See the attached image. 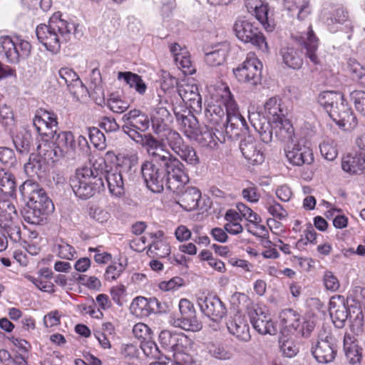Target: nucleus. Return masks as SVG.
Wrapping results in <instances>:
<instances>
[{
  "mask_svg": "<svg viewBox=\"0 0 365 365\" xmlns=\"http://www.w3.org/2000/svg\"><path fill=\"white\" fill-rule=\"evenodd\" d=\"M143 163L140 171L147 187L153 192L159 193L165 187L173 192H178L182 184L189 181L185 166L180 161L165 163Z\"/></svg>",
  "mask_w": 365,
  "mask_h": 365,
  "instance_id": "f257e3e1",
  "label": "nucleus"
},
{
  "mask_svg": "<svg viewBox=\"0 0 365 365\" xmlns=\"http://www.w3.org/2000/svg\"><path fill=\"white\" fill-rule=\"evenodd\" d=\"M22 197L27 201L23 216L28 223L40 225L53 210L52 201L45 190L36 182L26 180L19 187Z\"/></svg>",
  "mask_w": 365,
  "mask_h": 365,
  "instance_id": "f03ea898",
  "label": "nucleus"
},
{
  "mask_svg": "<svg viewBox=\"0 0 365 365\" xmlns=\"http://www.w3.org/2000/svg\"><path fill=\"white\" fill-rule=\"evenodd\" d=\"M36 34L47 50L56 53L62 43L68 41L72 35L77 36L78 33L75 24L61 19L60 13H55L48 24H42L36 27Z\"/></svg>",
  "mask_w": 365,
  "mask_h": 365,
  "instance_id": "7ed1b4c3",
  "label": "nucleus"
},
{
  "mask_svg": "<svg viewBox=\"0 0 365 365\" xmlns=\"http://www.w3.org/2000/svg\"><path fill=\"white\" fill-rule=\"evenodd\" d=\"M70 185L80 199L87 200L104 188V182L99 176V168L96 163L93 167H83L76 170L70 178Z\"/></svg>",
  "mask_w": 365,
  "mask_h": 365,
  "instance_id": "20e7f679",
  "label": "nucleus"
},
{
  "mask_svg": "<svg viewBox=\"0 0 365 365\" xmlns=\"http://www.w3.org/2000/svg\"><path fill=\"white\" fill-rule=\"evenodd\" d=\"M55 148H52L46 142L38 146L39 155L46 159L54 161L56 158L66 155H72L76 149V143L73 134L70 131L56 132L54 134Z\"/></svg>",
  "mask_w": 365,
  "mask_h": 365,
  "instance_id": "39448f33",
  "label": "nucleus"
},
{
  "mask_svg": "<svg viewBox=\"0 0 365 365\" xmlns=\"http://www.w3.org/2000/svg\"><path fill=\"white\" fill-rule=\"evenodd\" d=\"M99 176L102 177L103 180L106 181L110 193L115 197H120L125 192V185L128 181V172L131 170V166L125 167L117 165L114 167H108L105 161L98 164Z\"/></svg>",
  "mask_w": 365,
  "mask_h": 365,
  "instance_id": "423d86ee",
  "label": "nucleus"
},
{
  "mask_svg": "<svg viewBox=\"0 0 365 365\" xmlns=\"http://www.w3.org/2000/svg\"><path fill=\"white\" fill-rule=\"evenodd\" d=\"M233 31L236 37L242 42L250 43L262 51H268V45L264 34L250 21L237 19L233 25Z\"/></svg>",
  "mask_w": 365,
  "mask_h": 365,
  "instance_id": "0eeeda50",
  "label": "nucleus"
},
{
  "mask_svg": "<svg viewBox=\"0 0 365 365\" xmlns=\"http://www.w3.org/2000/svg\"><path fill=\"white\" fill-rule=\"evenodd\" d=\"M311 352L319 363L333 361L336 355L335 339L325 331H320L317 341L312 344Z\"/></svg>",
  "mask_w": 365,
  "mask_h": 365,
  "instance_id": "6e6552de",
  "label": "nucleus"
},
{
  "mask_svg": "<svg viewBox=\"0 0 365 365\" xmlns=\"http://www.w3.org/2000/svg\"><path fill=\"white\" fill-rule=\"evenodd\" d=\"M262 64L254 56H250L242 65L233 71L235 77L248 86L254 87L261 83Z\"/></svg>",
  "mask_w": 365,
  "mask_h": 365,
  "instance_id": "1a4fd4ad",
  "label": "nucleus"
},
{
  "mask_svg": "<svg viewBox=\"0 0 365 365\" xmlns=\"http://www.w3.org/2000/svg\"><path fill=\"white\" fill-rule=\"evenodd\" d=\"M31 48V46L27 41L20 40L16 43L9 36H0V55L5 56L9 63H18L20 58L28 56Z\"/></svg>",
  "mask_w": 365,
  "mask_h": 365,
  "instance_id": "9d476101",
  "label": "nucleus"
},
{
  "mask_svg": "<svg viewBox=\"0 0 365 365\" xmlns=\"http://www.w3.org/2000/svg\"><path fill=\"white\" fill-rule=\"evenodd\" d=\"M178 306L180 317L174 319L173 326L186 331H197L200 330L202 324L197 319L193 304L187 299H182Z\"/></svg>",
  "mask_w": 365,
  "mask_h": 365,
  "instance_id": "9b49d317",
  "label": "nucleus"
},
{
  "mask_svg": "<svg viewBox=\"0 0 365 365\" xmlns=\"http://www.w3.org/2000/svg\"><path fill=\"white\" fill-rule=\"evenodd\" d=\"M141 143L145 148L146 151L149 156L151 158L150 160L145 161V163H165L180 161L176 157L173 156L169 150L165 148V145L161 141L157 140L152 135H144Z\"/></svg>",
  "mask_w": 365,
  "mask_h": 365,
  "instance_id": "f8f14e48",
  "label": "nucleus"
},
{
  "mask_svg": "<svg viewBox=\"0 0 365 365\" xmlns=\"http://www.w3.org/2000/svg\"><path fill=\"white\" fill-rule=\"evenodd\" d=\"M197 302L202 313L213 322H221L227 314L225 304L215 295L200 296Z\"/></svg>",
  "mask_w": 365,
  "mask_h": 365,
  "instance_id": "ddd939ff",
  "label": "nucleus"
},
{
  "mask_svg": "<svg viewBox=\"0 0 365 365\" xmlns=\"http://www.w3.org/2000/svg\"><path fill=\"white\" fill-rule=\"evenodd\" d=\"M33 124L40 135L54 138V134H56L58 128V120L53 112L43 108L36 110Z\"/></svg>",
  "mask_w": 365,
  "mask_h": 365,
  "instance_id": "4468645a",
  "label": "nucleus"
},
{
  "mask_svg": "<svg viewBox=\"0 0 365 365\" xmlns=\"http://www.w3.org/2000/svg\"><path fill=\"white\" fill-rule=\"evenodd\" d=\"M166 103L167 101H163L160 95L151 101L152 106L155 107L151 115V122L154 132L157 134L169 130V125L172 122L170 112L163 106V104Z\"/></svg>",
  "mask_w": 365,
  "mask_h": 365,
  "instance_id": "2eb2a0df",
  "label": "nucleus"
},
{
  "mask_svg": "<svg viewBox=\"0 0 365 365\" xmlns=\"http://www.w3.org/2000/svg\"><path fill=\"white\" fill-rule=\"evenodd\" d=\"M292 37L306 50L305 55L312 63L314 65L320 64V59L317 54L319 39L314 34L311 25L308 26L306 31L299 32Z\"/></svg>",
  "mask_w": 365,
  "mask_h": 365,
  "instance_id": "dca6fc26",
  "label": "nucleus"
},
{
  "mask_svg": "<svg viewBox=\"0 0 365 365\" xmlns=\"http://www.w3.org/2000/svg\"><path fill=\"white\" fill-rule=\"evenodd\" d=\"M240 149L245 158L252 165H259L264 161L262 145L252 136H247L240 141Z\"/></svg>",
  "mask_w": 365,
  "mask_h": 365,
  "instance_id": "f3484780",
  "label": "nucleus"
},
{
  "mask_svg": "<svg viewBox=\"0 0 365 365\" xmlns=\"http://www.w3.org/2000/svg\"><path fill=\"white\" fill-rule=\"evenodd\" d=\"M253 328L262 335H274L277 332V325L269 314L261 309H254L249 313Z\"/></svg>",
  "mask_w": 365,
  "mask_h": 365,
  "instance_id": "a211bd4d",
  "label": "nucleus"
},
{
  "mask_svg": "<svg viewBox=\"0 0 365 365\" xmlns=\"http://www.w3.org/2000/svg\"><path fill=\"white\" fill-rule=\"evenodd\" d=\"M178 93L190 109L194 111L201 110L202 98L197 85L182 81L178 86Z\"/></svg>",
  "mask_w": 365,
  "mask_h": 365,
  "instance_id": "6ab92c4d",
  "label": "nucleus"
},
{
  "mask_svg": "<svg viewBox=\"0 0 365 365\" xmlns=\"http://www.w3.org/2000/svg\"><path fill=\"white\" fill-rule=\"evenodd\" d=\"M284 151L287 160L292 165L301 166L310 164L313 161V154L310 148L295 142L292 145H287Z\"/></svg>",
  "mask_w": 365,
  "mask_h": 365,
  "instance_id": "aec40b11",
  "label": "nucleus"
},
{
  "mask_svg": "<svg viewBox=\"0 0 365 365\" xmlns=\"http://www.w3.org/2000/svg\"><path fill=\"white\" fill-rule=\"evenodd\" d=\"M130 308L134 314L141 317H148L153 313L165 312L161 303L155 297L147 299L137 297L132 302Z\"/></svg>",
  "mask_w": 365,
  "mask_h": 365,
  "instance_id": "412c9836",
  "label": "nucleus"
},
{
  "mask_svg": "<svg viewBox=\"0 0 365 365\" xmlns=\"http://www.w3.org/2000/svg\"><path fill=\"white\" fill-rule=\"evenodd\" d=\"M227 328L229 333L240 341L247 342L251 339L249 325L245 318L239 314L230 317L227 322Z\"/></svg>",
  "mask_w": 365,
  "mask_h": 365,
  "instance_id": "4be33fe9",
  "label": "nucleus"
},
{
  "mask_svg": "<svg viewBox=\"0 0 365 365\" xmlns=\"http://www.w3.org/2000/svg\"><path fill=\"white\" fill-rule=\"evenodd\" d=\"M248 129L245 119L241 115H226V120L223 123V127L220 129L216 128V131L222 136L225 131L230 138H237L240 135V132H245Z\"/></svg>",
  "mask_w": 365,
  "mask_h": 365,
  "instance_id": "5701e85b",
  "label": "nucleus"
},
{
  "mask_svg": "<svg viewBox=\"0 0 365 365\" xmlns=\"http://www.w3.org/2000/svg\"><path fill=\"white\" fill-rule=\"evenodd\" d=\"M182 184L178 192V204L185 210L192 211L198 207L201 198V192L199 189L192 186L185 187Z\"/></svg>",
  "mask_w": 365,
  "mask_h": 365,
  "instance_id": "b1692460",
  "label": "nucleus"
},
{
  "mask_svg": "<svg viewBox=\"0 0 365 365\" xmlns=\"http://www.w3.org/2000/svg\"><path fill=\"white\" fill-rule=\"evenodd\" d=\"M332 120L344 130H352L357 125V119L347 103H341L331 116Z\"/></svg>",
  "mask_w": 365,
  "mask_h": 365,
  "instance_id": "393cba45",
  "label": "nucleus"
},
{
  "mask_svg": "<svg viewBox=\"0 0 365 365\" xmlns=\"http://www.w3.org/2000/svg\"><path fill=\"white\" fill-rule=\"evenodd\" d=\"M123 122V130L133 127L140 132L145 131L150 125L148 117L140 110L134 109L125 113L121 118Z\"/></svg>",
  "mask_w": 365,
  "mask_h": 365,
  "instance_id": "a878e982",
  "label": "nucleus"
},
{
  "mask_svg": "<svg viewBox=\"0 0 365 365\" xmlns=\"http://www.w3.org/2000/svg\"><path fill=\"white\" fill-rule=\"evenodd\" d=\"M175 116L182 132L187 138L194 140L200 130L197 118L190 112L187 115L175 113Z\"/></svg>",
  "mask_w": 365,
  "mask_h": 365,
  "instance_id": "bb28decb",
  "label": "nucleus"
},
{
  "mask_svg": "<svg viewBox=\"0 0 365 365\" xmlns=\"http://www.w3.org/2000/svg\"><path fill=\"white\" fill-rule=\"evenodd\" d=\"M249 120L255 130L259 133L262 142L268 143L272 140V130L274 129L272 120L264 117L260 118L257 113L249 115Z\"/></svg>",
  "mask_w": 365,
  "mask_h": 365,
  "instance_id": "cd10ccee",
  "label": "nucleus"
},
{
  "mask_svg": "<svg viewBox=\"0 0 365 365\" xmlns=\"http://www.w3.org/2000/svg\"><path fill=\"white\" fill-rule=\"evenodd\" d=\"M319 103L324 108L331 117L334 111H336L341 103H345L344 95L336 91H323L318 96Z\"/></svg>",
  "mask_w": 365,
  "mask_h": 365,
  "instance_id": "c85d7f7f",
  "label": "nucleus"
},
{
  "mask_svg": "<svg viewBox=\"0 0 365 365\" xmlns=\"http://www.w3.org/2000/svg\"><path fill=\"white\" fill-rule=\"evenodd\" d=\"M58 83L67 86L71 92L76 93L79 89L83 90L84 86L78 74L71 68L63 67L58 71Z\"/></svg>",
  "mask_w": 365,
  "mask_h": 365,
  "instance_id": "c756f323",
  "label": "nucleus"
},
{
  "mask_svg": "<svg viewBox=\"0 0 365 365\" xmlns=\"http://www.w3.org/2000/svg\"><path fill=\"white\" fill-rule=\"evenodd\" d=\"M272 124L276 137L287 145H292L294 143V130L289 120L285 116Z\"/></svg>",
  "mask_w": 365,
  "mask_h": 365,
  "instance_id": "7c9ffc66",
  "label": "nucleus"
},
{
  "mask_svg": "<svg viewBox=\"0 0 365 365\" xmlns=\"http://www.w3.org/2000/svg\"><path fill=\"white\" fill-rule=\"evenodd\" d=\"M228 50L229 46L226 42L216 44L212 46L211 51L205 53V61L210 66H220L225 61Z\"/></svg>",
  "mask_w": 365,
  "mask_h": 365,
  "instance_id": "2f4dec72",
  "label": "nucleus"
},
{
  "mask_svg": "<svg viewBox=\"0 0 365 365\" xmlns=\"http://www.w3.org/2000/svg\"><path fill=\"white\" fill-rule=\"evenodd\" d=\"M329 314L334 322L338 321L342 326L348 317V310L345 306L343 297L338 295L332 297L329 302Z\"/></svg>",
  "mask_w": 365,
  "mask_h": 365,
  "instance_id": "473e14b6",
  "label": "nucleus"
},
{
  "mask_svg": "<svg viewBox=\"0 0 365 365\" xmlns=\"http://www.w3.org/2000/svg\"><path fill=\"white\" fill-rule=\"evenodd\" d=\"M187 340L184 334H178L168 330H163L159 334V341L166 350L176 351L180 349V343Z\"/></svg>",
  "mask_w": 365,
  "mask_h": 365,
  "instance_id": "72a5a7b5",
  "label": "nucleus"
},
{
  "mask_svg": "<svg viewBox=\"0 0 365 365\" xmlns=\"http://www.w3.org/2000/svg\"><path fill=\"white\" fill-rule=\"evenodd\" d=\"M279 53L283 63L292 69H299L303 65L302 52L292 46H284Z\"/></svg>",
  "mask_w": 365,
  "mask_h": 365,
  "instance_id": "f704fd0d",
  "label": "nucleus"
},
{
  "mask_svg": "<svg viewBox=\"0 0 365 365\" xmlns=\"http://www.w3.org/2000/svg\"><path fill=\"white\" fill-rule=\"evenodd\" d=\"M282 100L274 96L269 98L264 104V113L272 123H275L285 117L284 111L282 108Z\"/></svg>",
  "mask_w": 365,
  "mask_h": 365,
  "instance_id": "c9c22d12",
  "label": "nucleus"
},
{
  "mask_svg": "<svg viewBox=\"0 0 365 365\" xmlns=\"http://www.w3.org/2000/svg\"><path fill=\"white\" fill-rule=\"evenodd\" d=\"M206 123L220 129L223 127L226 120V113L221 105H208L205 110Z\"/></svg>",
  "mask_w": 365,
  "mask_h": 365,
  "instance_id": "e433bc0d",
  "label": "nucleus"
},
{
  "mask_svg": "<svg viewBox=\"0 0 365 365\" xmlns=\"http://www.w3.org/2000/svg\"><path fill=\"white\" fill-rule=\"evenodd\" d=\"M310 0H284V6L292 16L299 20L304 19L311 13Z\"/></svg>",
  "mask_w": 365,
  "mask_h": 365,
  "instance_id": "4c0bfd02",
  "label": "nucleus"
},
{
  "mask_svg": "<svg viewBox=\"0 0 365 365\" xmlns=\"http://www.w3.org/2000/svg\"><path fill=\"white\" fill-rule=\"evenodd\" d=\"M215 130V127L209 124L205 125V128L201 129L197 133V136L194 140L197 141L202 146L213 147L217 145V142L221 140V136Z\"/></svg>",
  "mask_w": 365,
  "mask_h": 365,
  "instance_id": "58836bf2",
  "label": "nucleus"
},
{
  "mask_svg": "<svg viewBox=\"0 0 365 365\" xmlns=\"http://www.w3.org/2000/svg\"><path fill=\"white\" fill-rule=\"evenodd\" d=\"M364 163L365 156H362L361 154L349 155L343 158L341 168L344 172L349 174L361 175Z\"/></svg>",
  "mask_w": 365,
  "mask_h": 365,
  "instance_id": "ea45409f",
  "label": "nucleus"
},
{
  "mask_svg": "<svg viewBox=\"0 0 365 365\" xmlns=\"http://www.w3.org/2000/svg\"><path fill=\"white\" fill-rule=\"evenodd\" d=\"M118 79L123 81V82L129 86L130 88H133L140 95L145 94L147 90V86L142 77L136 73L130 71L122 72L118 73Z\"/></svg>",
  "mask_w": 365,
  "mask_h": 365,
  "instance_id": "a19ab883",
  "label": "nucleus"
},
{
  "mask_svg": "<svg viewBox=\"0 0 365 365\" xmlns=\"http://www.w3.org/2000/svg\"><path fill=\"white\" fill-rule=\"evenodd\" d=\"M18 220L14 205L9 200H0V227H9L12 222Z\"/></svg>",
  "mask_w": 365,
  "mask_h": 365,
  "instance_id": "79ce46f5",
  "label": "nucleus"
},
{
  "mask_svg": "<svg viewBox=\"0 0 365 365\" xmlns=\"http://www.w3.org/2000/svg\"><path fill=\"white\" fill-rule=\"evenodd\" d=\"M344 349L349 363L351 365H359L362 359V349L358 344L351 341L349 336H345L344 338Z\"/></svg>",
  "mask_w": 365,
  "mask_h": 365,
  "instance_id": "37998d69",
  "label": "nucleus"
},
{
  "mask_svg": "<svg viewBox=\"0 0 365 365\" xmlns=\"http://www.w3.org/2000/svg\"><path fill=\"white\" fill-rule=\"evenodd\" d=\"M210 355L218 360H230L234 356L232 347L222 343H212L208 346Z\"/></svg>",
  "mask_w": 365,
  "mask_h": 365,
  "instance_id": "c03bdc74",
  "label": "nucleus"
},
{
  "mask_svg": "<svg viewBox=\"0 0 365 365\" xmlns=\"http://www.w3.org/2000/svg\"><path fill=\"white\" fill-rule=\"evenodd\" d=\"M54 252L58 257L66 260L75 259L77 255L75 248L63 239H59L56 241Z\"/></svg>",
  "mask_w": 365,
  "mask_h": 365,
  "instance_id": "a18cd8bd",
  "label": "nucleus"
},
{
  "mask_svg": "<svg viewBox=\"0 0 365 365\" xmlns=\"http://www.w3.org/2000/svg\"><path fill=\"white\" fill-rule=\"evenodd\" d=\"M280 319L287 328L293 329L295 331L299 327V322L302 317L295 310L287 309L282 311Z\"/></svg>",
  "mask_w": 365,
  "mask_h": 365,
  "instance_id": "49530a36",
  "label": "nucleus"
},
{
  "mask_svg": "<svg viewBox=\"0 0 365 365\" xmlns=\"http://www.w3.org/2000/svg\"><path fill=\"white\" fill-rule=\"evenodd\" d=\"M15 191L16 182L14 176L4 170H0V192L12 197Z\"/></svg>",
  "mask_w": 365,
  "mask_h": 365,
  "instance_id": "de8ad7c7",
  "label": "nucleus"
},
{
  "mask_svg": "<svg viewBox=\"0 0 365 365\" xmlns=\"http://www.w3.org/2000/svg\"><path fill=\"white\" fill-rule=\"evenodd\" d=\"M163 138L170 147V148L176 153L180 150V148L185 144L181 135L175 130H168L163 134Z\"/></svg>",
  "mask_w": 365,
  "mask_h": 365,
  "instance_id": "09e8293b",
  "label": "nucleus"
},
{
  "mask_svg": "<svg viewBox=\"0 0 365 365\" xmlns=\"http://www.w3.org/2000/svg\"><path fill=\"white\" fill-rule=\"evenodd\" d=\"M347 66L352 78L365 86V68L354 58L349 59Z\"/></svg>",
  "mask_w": 365,
  "mask_h": 365,
  "instance_id": "8fccbe9b",
  "label": "nucleus"
},
{
  "mask_svg": "<svg viewBox=\"0 0 365 365\" xmlns=\"http://www.w3.org/2000/svg\"><path fill=\"white\" fill-rule=\"evenodd\" d=\"M175 154L188 165L197 166L200 163V159L195 149L189 145L185 144Z\"/></svg>",
  "mask_w": 365,
  "mask_h": 365,
  "instance_id": "3c124183",
  "label": "nucleus"
},
{
  "mask_svg": "<svg viewBox=\"0 0 365 365\" xmlns=\"http://www.w3.org/2000/svg\"><path fill=\"white\" fill-rule=\"evenodd\" d=\"M148 252L153 257H165L170 253V247L165 241L156 240L149 246Z\"/></svg>",
  "mask_w": 365,
  "mask_h": 365,
  "instance_id": "603ef678",
  "label": "nucleus"
},
{
  "mask_svg": "<svg viewBox=\"0 0 365 365\" xmlns=\"http://www.w3.org/2000/svg\"><path fill=\"white\" fill-rule=\"evenodd\" d=\"M268 11L269 9L267 4L261 1V5L258 6L252 14L255 16L256 19L261 23L267 31H272L274 26L269 22Z\"/></svg>",
  "mask_w": 365,
  "mask_h": 365,
  "instance_id": "864d4df0",
  "label": "nucleus"
},
{
  "mask_svg": "<svg viewBox=\"0 0 365 365\" xmlns=\"http://www.w3.org/2000/svg\"><path fill=\"white\" fill-rule=\"evenodd\" d=\"M31 136L29 134H18L13 139L16 150L21 154H27L31 146Z\"/></svg>",
  "mask_w": 365,
  "mask_h": 365,
  "instance_id": "5fc2aeb1",
  "label": "nucleus"
},
{
  "mask_svg": "<svg viewBox=\"0 0 365 365\" xmlns=\"http://www.w3.org/2000/svg\"><path fill=\"white\" fill-rule=\"evenodd\" d=\"M175 63L180 68L184 74L191 75L195 72V68L192 66L190 56L188 51H186V54L181 55L175 57Z\"/></svg>",
  "mask_w": 365,
  "mask_h": 365,
  "instance_id": "6e6d98bb",
  "label": "nucleus"
},
{
  "mask_svg": "<svg viewBox=\"0 0 365 365\" xmlns=\"http://www.w3.org/2000/svg\"><path fill=\"white\" fill-rule=\"evenodd\" d=\"M237 210L242 218L246 219L251 223L257 224L261 222L260 217L248 207L245 204L240 202L237 204Z\"/></svg>",
  "mask_w": 365,
  "mask_h": 365,
  "instance_id": "4d7b16f0",
  "label": "nucleus"
},
{
  "mask_svg": "<svg viewBox=\"0 0 365 365\" xmlns=\"http://www.w3.org/2000/svg\"><path fill=\"white\" fill-rule=\"evenodd\" d=\"M133 333L135 338L141 341L153 339L151 329L144 323H138L133 328Z\"/></svg>",
  "mask_w": 365,
  "mask_h": 365,
  "instance_id": "13d9d810",
  "label": "nucleus"
},
{
  "mask_svg": "<svg viewBox=\"0 0 365 365\" xmlns=\"http://www.w3.org/2000/svg\"><path fill=\"white\" fill-rule=\"evenodd\" d=\"M0 162L9 168L15 166L17 160L14 151L7 147H0Z\"/></svg>",
  "mask_w": 365,
  "mask_h": 365,
  "instance_id": "bf43d9fd",
  "label": "nucleus"
},
{
  "mask_svg": "<svg viewBox=\"0 0 365 365\" xmlns=\"http://www.w3.org/2000/svg\"><path fill=\"white\" fill-rule=\"evenodd\" d=\"M88 133L91 142L95 147L98 148L99 149H102L105 147L106 137L98 128H88Z\"/></svg>",
  "mask_w": 365,
  "mask_h": 365,
  "instance_id": "052dcab7",
  "label": "nucleus"
},
{
  "mask_svg": "<svg viewBox=\"0 0 365 365\" xmlns=\"http://www.w3.org/2000/svg\"><path fill=\"white\" fill-rule=\"evenodd\" d=\"M125 269V265L121 262H114L109 265L106 270L104 277L108 281L117 279Z\"/></svg>",
  "mask_w": 365,
  "mask_h": 365,
  "instance_id": "680f3d73",
  "label": "nucleus"
},
{
  "mask_svg": "<svg viewBox=\"0 0 365 365\" xmlns=\"http://www.w3.org/2000/svg\"><path fill=\"white\" fill-rule=\"evenodd\" d=\"M304 237L299 239L296 243V247L300 249L308 243L315 244L317 238V232L311 224H309L304 230Z\"/></svg>",
  "mask_w": 365,
  "mask_h": 365,
  "instance_id": "e2e57ef3",
  "label": "nucleus"
},
{
  "mask_svg": "<svg viewBox=\"0 0 365 365\" xmlns=\"http://www.w3.org/2000/svg\"><path fill=\"white\" fill-rule=\"evenodd\" d=\"M322 279L326 289L333 292L339 289L340 287L339 281L332 272L325 271Z\"/></svg>",
  "mask_w": 365,
  "mask_h": 365,
  "instance_id": "0e129e2a",
  "label": "nucleus"
},
{
  "mask_svg": "<svg viewBox=\"0 0 365 365\" xmlns=\"http://www.w3.org/2000/svg\"><path fill=\"white\" fill-rule=\"evenodd\" d=\"M351 98L356 110L365 117V91H354L351 93Z\"/></svg>",
  "mask_w": 365,
  "mask_h": 365,
  "instance_id": "69168bd1",
  "label": "nucleus"
},
{
  "mask_svg": "<svg viewBox=\"0 0 365 365\" xmlns=\"http://www.w3.org/2000/svg\"><path fill=\"white\" fill-rule=\"evenodd\" d=\"M314 327L315 321L314 319L302 317L299 322V327L297 329L296 332L304 337H309Z\"/></svg>",
  "mask_w": 365,
  "mask_h": 365,
  "instance_id": "338daca9",
  "label": "nucleus"
},
{
  "mask_svg": "<svg viewBox=\"0 0 365 365\" xmlns=\"http://www.w3.org/2000/svg\"><path fill=\"white\" fill-rule=\"evenodd\" d=\"M279 349L282 354L292 358L297 354L299 349L292 340L279 341Z\"/></svg>",
  "mask_w": 365,
  "mask_h": 365,
  "instance_id": "774afa93",
  "label": "nucleus"
}]
</instances>
